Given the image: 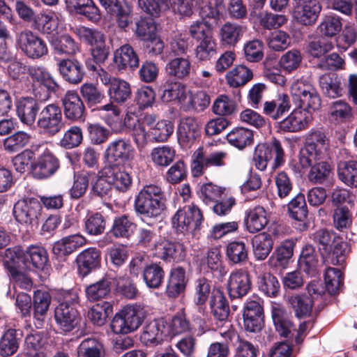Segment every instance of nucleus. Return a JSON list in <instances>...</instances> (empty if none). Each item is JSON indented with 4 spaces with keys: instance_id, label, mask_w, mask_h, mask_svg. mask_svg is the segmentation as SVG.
Instances as JSON below:
<instances>
[{
    "instance_id": "obj_32",
    "label": "nucleus",
    "mask_w": 357,
    "mask_h": 357,
    "mask_svg": "<svg viewBox=\"0 0 357 357\" xmlns=\"http://www.w3.org/2000/svg\"><path fill=\"white\" fill-rule=\"evenodd\" d=\"M112 278L105 275L99 280L86 285L84 292L87 301L90 302H96L107 298L112 290Z\"/></svg>"
},
{
    "instance_id": "obj_42",
    "label": "nucleus",
    "mask_w": 357,
    "mask_h": 357,
    "mask_svg": "<svg viewBox=\"0 0 357 357\" xmlns=\"http://www.w3.org/2000/svg\"><path fill=\"white\" fill-rule=\"evenodd\" d=\"M337 176L346 185L357 188V160H341L337 164Z\"/></svg>"
},
{
    "instance_id": "obj_47",
    "label": "nucleus",
    "mask_w": 357,
    "mask_h": 357,
    "mask_svg": "<svg viewBox=\"0 0 357 357\" xmlns=\"http://www.w3.org/2000/svg\"><path fill=\"white\" fill-rule=\"evenodd\" d=\"M116 167H106L107 173L106 177H109V181L118 191L126 192L132 185V178L128 173L117 169Z\"/></svg>"
},
{
    "instance_id": "obj_51",
    "label": "nucleus",
    "mask_w": 357,
    "mask_h": 357,
    "mask_svg": "<svg viewBox=\"0 0 357 357\" xmlns=\"http://www.w3.org/2000/svg\"><path fill=\"white\" fill-rule=\"evenodd\" d=\"M319 86L326 96L335 98L342 96L341 82L335 74H325L321 76Z\"/></svg>"
},
{
    "instance_id": "obj_62",
    "label": "nucleus",
    "mask_w": 357,
    "mask_h": 357,
    "mask_svg": "<svg viewBox=\"0 0 357 357\" xmlns=\"http://www.w3.org/2000/svg\"><path fill=\"white\" fill-rule=\"evenodd\" d=\"M106 227L105 217L99 212L89 214L84 221L86 232L91 236H98L104 233Z\"/></svg>"
},
{
    "instance_id": "obj_1",
    "label": "nucleus",
    "mask_w": 357,
    "mask_h": 357,
    "mask_svg": "<svg viewBox=\"0 0 357 357\" xmlns=\"http://www.w3.org/2000/svg\"><path fill=\"white\" fill-rule=\"evenodd\" d=\"M165 208V195L158 185H146L135 196L134 210L143 220L144 218H158Z\"/></svg>"
},
{
    "instance_id": "obj_9",
    "label": "nucleus",
    "mask_w": 357,
    "mask_h": 357,
    "mask_svg": "<svg viewBox=\"0 0 357 357\" xmlns=\"http://www.w3.org/2000/svg\"><path fill=\"white\" fill-rule=\"evenodd\" d=\"M330 141L322 129H312L306 135L304 149L301 152L314 160L324 159L328 155Z\"/></svg>"
},
{
    "instance_id": "obj_19",
    "label": "nucleus",
    "mask_w": 357,
    "mask_h": 357,
    "mask_svg": "<svg viewBox=\"0 0 357 357\" xmlns=\"http://www.w3.org/2000/svg\"><path fill=\"white\" fill-rule=\"evenodd\" d=\"M75 263L78 275L85 278L100 267L101 252L96 248H88L77 255Z\"/></svg>"
},
{
    "instance_id": "obj_30",
    "label": "nucleus",
    "mask_w": 357,
    "mask_h": 357,
    "mask_svg": "<svg viewBox=\"0 0 357 357\" xmlns=\"http://www.w3.org/2000/svg\"><path fill=\"white\" fill-rule=\"evenodd\" d=\"M294 246L295 243L291 240L282 242L268 259V266L275 269L285 268L293 256Z\"/></svg>"
},
{
    "instance_id": "obj_56",
    "label": "nucleus",
    "mask_w": 357,
    "mask_h": 357,
    "mask_svg": "<svg viewBox=\"0 0 357 357\" xmlns=\"http://www.w3.org/2000/svg\"><path fill=\"white\" fill-rule=\"evenodd\" d=\"M103 345L95 338H86L77 347V357H104Z\"/></svg>"
},
{
    "instance_id": "obj_28",
    "label": "nucleus",
    "mask_w": 357,
    "mask_h": 357,
    "mask_svg": "<svg viewBox=\"0 0 357 357\" xmlns=\"http://www.w3.org/2000/svg\"><path fill=\"white\" fill-rule=\"evenodd\" d=\"M310 120L311 114L308 111L296 108L287 118L280 122V128L284 132H298L305 129Z\"/></svg>"
},
{
    "instance_id": "obj_35",
    "label": "nucleus",
    "mask_w": 357,
    "mask_h": 357,
    "mask_svg": "<svg viewBox=\"0 0 357 357\" xmlns=\"http://www.w3.org/2000/svg\"><path fill=\"white\" fill-rule=\"evenodd\" d=\"M245 225L248 232L254 234L262 230L268 224V220L264 207L257 206L245 211Z\"/></svg>"
},
{
    "instance_id": "obj_16",
    "label": "nucleus",
    "mask_w": 357,
    "mask_h": 357,
    "mask_svg": "<svg viewBox=\"0 0 357 357\" xmlns=\"http://www.w3.org/2000/svg\"><path fill=\"white\" fill-rule=\"evenodd\" d=\"M132 148L129 140L119 138L107 146L104 157L108 167H118L128 162L132 157Z\"/></svg>"
},
{
    "instance_id": "obj_34",
    "label": "nucleus",
    "mask_w": 357,
    "mask_h": 357,
    "mask_svg": "<svg viewBox=\"0 0 357 357\" xmlns=\"http://www.w3.org/2000/svg\"><path fill=\"white\" fill-rule=\"evenodd\" d=\"M291 108L289 96L284 93H279L274 99L264 104V114L273 120H278L287 113Z\"/></svg>"
},
{
    "instance_id": "obj_48",
    "label": "nucleus",
    "mask_w": 357,
    "mask_h": 357,
    "mask_svg": "<svg viewBox=\"0 0 357 357\" xmlns=\"http://www.w3.org/2000/svg\"><path fill=\"white\" fill-rule=\"evenodd\" d=\"M92 173L88 171H81L74 173L73 183L68 193L72 199H78L86 192L89 180Z\"/></svg>"
},
{
    "instance_id": "obj_27",
    "label": "nucleus",
    "mask_w": 357,
    "mask_h": 357,
    "mask_svg": "<svg viewBox=\"0 0 357 357\" xmlns=\"http://www.w3.org/2000/svg\"><path fill=\"white\" fill-rule=\"evenodd\" d=\"M321 10V6L317 0H304L296 7L294 17L301 24L312 26L316 23Z\"/></svg>"
},
{
    "instance_id": "obj_55",
    "label": "nucleus",
    "mask_w": 357,
    "mask_h": 357,
    "mask_svg": "<svg viewBox=\"0 0 357 357\" xmlns=\"http://www.w3.org/2000/svg\"><path fill=\"white\" fill-rule=\"evenodd\" d=\"M252 78V71L243 65L235 67L227 75L228 84L236 88L245 85Z\"/></svg>"
},
{
    "instance_id": "obj_12",
    "label": "nucleus",
    "mask_w": 357,
    "mask_h": 357,
    "mask_svg": "<svg viewBox=\"0 0 357 357\" xmlns=\"http://www.w3.org/2000/svg\"><path fill=\"white\" fill-rule=\"evenodd\" d=\"M154 257L165 263H179L186 257V248L183 243L167 239H161L152 248Z\"/></svg>"
},
{
    "instance_id": "obj_43",
    "label": "nucleus",
    "mask_w": 357,
    "mask_h": 357,
    "mask_svg": "<svg viewBox=\"0 0 357 357\" xmlns=\"http://www.w3.org/2000/svg\"><path fill=\"white\" fill-rule=\"evenodd\" d=\"M226 139L229 144L239 150H243L252 144L254 136L251 130L243 127H236L227 135Z\"/></svg>"
},
{
    "instance_id": "obj_2",
    "label": "nucleus",
    "mask_w": 357,
    "mask_h": 357,
    "mask_svg": "<svg viewBox=\"0 0 357 357\" xmlns=\"http://www.w3.org/2000/svg\"><path fill=\"white\" fill-rule=\"evenodd\" d=\"M146 315V311L144 305H127L112 319L111 329L116 334L130 333L142 325Z\"/></svg>"
},
{
    "instance_id": "obj_45",
    "label": "nucleus",
    "mask_w": 357,
    "mask_h": 357,
    "mask_svg": "<svg viewBox=\"0 0 357 357\" xmlns=\"http://www.w3.org/2000/svg\"><path fill=\"white\" fill-rule=\"evenodd\" d=\"M225 253L229 263L242 264L248 258V248L243 241H234L227 244Z\"/></svg>"
},
{
    "instance_id": "obj_24",
    "label": "nucleus",
    "mask_w": 357,
    "mask_h": 357,
    "mask_svg": "<svg viewBox=\"0 0 357 357\" xmlns=\"http://www.w3.org/2000/svg\"><path fill=\"white\" fill-rule=\"evenodd\" d=\"M40 100L23 97L16 102V113L20 121L28 126L34 124L40 111Z\"/></svg>"
},
{
    "instance_id": "obj_20",
    "label": "nucleus",
    "mask_w": 357,
    "mask_h": 357,
    "mask_svg": "<svg viewBox=\"0 0 357 357\" xmlns=\"http://www.w3.org/2000/svg\"><path fill=\"white\" fill-rule=\"evenodd\" d=\"M166 326L162 320L154 319L142 328L139 337L141 343L147 347L162 344L165 337Z\"/></svg>"
},
{
    "instance_id": "obj_41",
    "label": "nucleus",
    "mask_w": 357,
    "mask_h": 357,
    "mask_svg": "<svg viewBox=\"0 0 357 357\" xmlns=\"http://www.w3.org/2000/svg\"><path fill=\"white\" fill-rule=\"evenodd\" d=\"M252 243L254 256L259 261L266 259L273 247V240L271 235L266 232L255 236L252 240Z\"/></svg>"
},
{
    "instance_id": "obj_29",
    "label": "nucleus",
    "mask_w": 357,
    "mask_h": 357,
    "mask_svg": "<svg viewBox=\"0 0 357 357\" xmlns=\"http://www.w3.org/2000/svg\"><path fill=\"white\" fill-rule=\"evenodd\" d=\"M86 243V238L79 234L69 235L56 241L53 245L52 252L58 257L68 256Z\"/></svg>"
},
{
    "instance_id": "obj_39",
    "label": "nucleus",
    "mask_w": 357,
    "mask_h": 357,
    "mask_svg": "<svg viewBox=\"0 0 357 357\" xmlns=\"http://www.w3.org/2000/svg\"><path fill=\"white\" fill-rule=\"evenodd\" d=\"M136 228L132 218L128 214H123L114 218L110 232L116 238L129 239Z\"/></svg>"
},
{
    "instance_id": "obj_17",
    "label": "nucleus",
    "mask_w": 357,
    "mask_h": 357,
    "mask_svg": "<svg viewBox=\"0 0 357 357\" xmlns=\"http://www.w3.org/2000/svg\"><path fill=\"white\" fill-rule=\"evenodd\" d=\"M300 162L303 168L310 167L307 175L310 183L314 185H320L328 181L332 172V167L328 162L322 160H314L302 153L300 155Z\"/></svg>"
},
{
    "instance_id": "obj_7",
    "label": "nucleus",
    "mask_w": 357,
    "mask_h": 357,
    "mask_svg": "<svg viewBox=\"0 0 357 357\" xmlns=\"http://www.w3.org/2000/svg\"><path fill=\"white\" fill-rule=\"evenodd\" d=\"M203 220L204 216L201 210L194 204L178 210L172 219L173 227L176 232L182 234H193L199 230Z\"/></svg>"
},
{
    "instance_id": "obj_52",
    "label": "nucleus",
    "mask_w": 357,
    "mask_h": 357,
    "mask_svg": "<svg viewBox=\"0 0 357 357\" xmlns=\"http://www.w3.org/2000/svg\"><path fill=\"white\" fill-rule=\"evenodd\" d=\"M287 212L291 218L303 222L307 216L308 211L305 195L298 194L287 204Z\"/></svg>"
},
{
    "instance_id": "obj_36",
    "label": "nucleus",
    "mask_w": 357,
    "mask_h": 357,
    "mask_svg": "<svg viewBox=\"0 0 357 357\" xmlns=\"http://www.w3.org/2000/svg\"><path fill=\"white\" fill-rule=\"evenodd\" d=\"M3 266L9 273H12L24 266L26 267V251L21 246L8 248L5 250Z\"/></svg>"
},
{
    "instance_id": "obj_10",
    "label": "nucleus",
    "mask_w": 357,
    "mask_h": 357,
    "mask_svg": "<svg viewBox=\"0 0 357 357\" xmlns=\"http://www.w3.org/2000/svg\"><path fill=\"white\" fill-rule=\"evenodd\" d=\"M99 79L107 87V94L111 101L121 105L130 99L132 90L128 82L110 76L104 69L99 73Z\"/></svg>"
},
{
    "instance_id": "obj_49",
    "label": "nucleus",
    "mask_w": 357,
    "mask_h": 357,
    "mask_svg": "<svg viewBox=\"0 0 357 357\" xmlns=\"http://www.w3.org/2000/svg\"><path fill=\"white\" fill-rule=\"evenodd\" d=\"M342 29V19L336 15H326L317 26V31L324 38H332Z\"/></svg>"
},
{
    "instance_id": "obj_3",
    "label": "nucleus",
    "mask_w": 357,
    "mask_h": 357,
    "mask_svg": "<svg viewBox=\"0 0 357 357\" xmlns=\"http://www.w3.org/2000/svg\"><path fill=\"white\" fill-rule=\"evenodd\" d=\"M272 159H274L271 165L273 170L279 168L285 162L284 149L280 142L275 138L270 144H258L253 153L254 165L260 171L265 170Z\"/></svg>"
},
{
    "instance_id": "obj_6",
    "label": "nucleus",
    "mask_w": 357,
    "mask_h": 357,
    "mask_svg": "<svg viewBox=\"0 0 357 357\" xmlns=\"http://www.w3.org/2000/svg\"><path fill=\"white\" fill-rule=\"evenodd\" d=\"M65 301L56 308L54 317L56 323L65 332L73 331L77 325L80 315L73 305L77 303L79 296L76 291H70L64 296Z\"/></svg>"
},
{
    "instance_id": "obj_64",
    "label": "nucleus",
    "mask_w": 357,
    "mask_h": 357,
    "mask_svg": "<svg viewBox=\"0 0 357 357\" xmlns=\"http://www.w3.org/2000/svg\"><path fill=\"white\" fill-rule=\"evenodd\" d=\"M19 348V340L17 331L10 328L7 330L0 340V354L2 356H10L15 354Z\"/></svg>"
},
{
    "instance_id": "obj_58",
    "label": "nucleus",
    "mask_w": 357,
    "mask_h": 357,
    "mask_svg": "<svg viewBox=\"0 0 357 357\" xmlns=\"http://www.w3.org/2000/svg\"><path fill=\"white\" fill-rule=\"evenodd\" d=\"M259 289L269 297H275L280 291V283L275 276L270 273H264L257 278Z\"/></svg>"
},
{
    "instance_id": "obj_26",
    "label": "nucleus",
    "mask_w": 357,
    "mask_h": 357,
    "mask_svg": "<svg viewBox=\"0 0 357 357\" xmlns=\"http://www.w3.org/2000/svg\"><path fill=\"white\" fill-rule=\"evenodd\" d=\"M176 134L178 144L183 147H189L199 136L200 127L194 117L182 118Z\"/></svg>"
},
{
    "instance_id": "obj_57",
    "label": "nucleus",
    "mask_w": 357,
    "mask_h": 357,
    "mask_svg": "<svg viewBox=\"0 0 357 357\" xmlns=\"http://www.w3.org/2000/svg\"><path fill=\"white\" fill-rule=\"evenodd\" d=\"M175 156V149L168 145L155 147L151 153L152 161L160 167L169 166L174 161Z\"/></svg>"
},
{
    "instance_id": "obj_54",
    "label": "nucleus",
    "mask_w": 357,
    "mask_h": 357,
    "mask_svg": "<svg viewBox=\"0 0 357 357\" xmlns=\"http://www.w3.org/2000/svg\"><path fill=\"white\" fill-rule=\"evenodd\" d=\"M174 129V123L171 121L160 120L149 128L148 136L155 142H164L172 135Z\"/></svg>"
},
{
    "instance_id": "obj_59",
    "label": "nucleus",
    "mask_w": 357,
    "mask_h": 357,
    "mask_svg": "<svg viewBox=\"0 0 357 357\" xmlns=\"http://www.w3.org/2000/svg\"><path fill=\"white\" fill-rule=\"evenodd\" d=\"M206 263L208 268L218 278H222L227 273L223 265L221 251L218 248H211L207 253Z\"/></svg>"
},
{
    "instance_id": "obj_44",
    "label": "nucleus",
    "mask_w": 357,
    "mask_h": 357,
    "mask_svg": "<svg viewBox=\"0 0 357 357\" xmlns=\"http://www.w3.org/2000/svg\"><path fill=\"white\" fill-rule=\"evenodd\" d=\"M243 32L241 25L226 22L220 30V42L224 46L234 47L240 40Z\"/></svg>"
},
{
    "instance_id": "obj_4",
    "label": "nucleus",
    "mask_w": 357,
    "mask_h": 357,
    "mask_svg": "<svg viewBox=\"0 0 357 357\" xmlns=\"http://www.w3.org/2000/svg\"><path fill=\"white\" fill-rule=\"evenodd\" d=\"M36 126L40 133L54 137L61 132L66 126L61 108L56 103L43 107L38 116Z\"/></svg>"
},
{
    "instance_id": "obj_13",
    "label": "nucleus",
    "mask_w": 357,
    "mask_h": 357,
    "mask_svg": "<svg viewBox=\"0 0 357 357\" xmlns=\"http://www.w3.org/2000/svg\"><path fill=\"white\" fill-rule=\"evenodd\" d=\"M263 300L257 295L250 297L243 307V325L250 332L259 331L264 321Z\"/></svg>"
},
{
    "instance_id": "obj_11",
    "label": "nucleus",
    "mask_w": 357,
    "mask_h": 357,
    "mask_svg": "<svg viewBox=\"0 0 357 357\" xmlns=\"http://www.w3.org/2000/svg\"><path fill=\"white\" fill-rule=\"evenodd\" d=\"M227 153L225 151H215L206 155L204 149L199 147L192 154L191 172L195 177L203 175L205 170L211 167H220L226 165Z\"/></svg>"
},
{
    "instance_id": "obj_63",
    "label": "nucleus",
    "mask_w": 357,
    "mask_h": 357,
    "mask_svg": "<svg viewBox=\"0 0 357 357\" xmlns=\"http://www.w3.org/2000/svg\"><path fill=\"white\" fill-rule=\"evenodd\" d=\"M113 306L111 303L104 301L102 304L93 306L88 311V317L90 321L98 326H103L107 317L112 313Z\"/></svg>"
},
{
    "instance_id": "obj_38",
    "label": "nucleus",
    "mask_w": 357,
    "mask_h": 357,
    "mask_svg": "<svg viewBox=\"0 0 357 357\" xmlns=\"http://www.w3.org/2000/svg\"><path fill=\"white\" fill-rule=\"evenodd\" d=\"M287 303L292 308L295 316L298 319L308 317L311 315L314 303L305 294H296L289 296Z\"/></svg>"
},
{
    "instance_id": "obj_33",
    "label": "nucleus",
    "mask_w": 357,
    "mask_h": 357,
    "mask_svg": "<svg viewBox=\"0 0 357 357\" xmlns=\"http://www.w3.org/2000/svg\"><path fill=\"white\" fill-rule=\"evenodd\" d=\"M210 308L215 320L216 326L219 324L229 326V306L227 298L222 292H218L211 296L209 300Z\"/></svg>"
},
{
    "instance_id": "obj_18",
    "label": "nucleus",
    "mask_w": 357,
    "mask_h": 357,
    "mask_svg": "<svg viewBox=\"0 0 357 357\" xmlns=\"http://www.w3.org/2000/svg\"><path fill=\"white\" fill-rule=\"evenodd\" d=\"M31 168L34 178L45 179L55 174L59 169L60 161L52 152L46 149L38 156Z\"/></svg>"
},
{
    "instance_id": "obj_25",
    "label": "nucleus",
    "mask_w": 357,
    "mask_h": 357,
    "mask_svg": "<svg viewBox=\"0 0 357 357\" xmlns=\"http://www.w3.org/2000/svg\"><path fill=\"white\" fill-rule=\"evenodd\" d=\"M65 117L72 121H80L85 112V105L75 91H68L62 98Z\"/></svg>"
},
{
    "instance_id": "obj_5",
    "label": "nucleus",
    "mask_w": 357,
    "mask_h": 357,
    "mask_svg": "<svg viewBox=\"0 0 357 357\" xmlns=\"http://www.w3.org/2000/svg\"><path fill=\"white\" fill-rule=\"evenodd\" d=\"M16 47L29 59H40L48 54L47 43L38 33L24 29L16 33Z\"/></svg>"
},
{
    "instance_id": "obj_14",
    "label": "nucleus",
    "mask_w": 357,
    "mask_h": 357,
    "mask_svg": "<svg viewBox=\"0 0 357 357\" xmlns=\"http://www.w3.org/2000/svg\"><path fill=\"white\" fill-rule=\"evenodd\" d=\"M42 206L37 198L28 197L17 201L13 207V215L20 224L33 225L40 216Z\"/></svg>"
},
{
    "instance_id": "obj_46",
    "label": "nucleus",
    "mask_w": 357,
    "mask_h": 357,
    "mask_svg": "<svg viewBox=\"0 0 357 357\" xmlns=\"http://www.w3.org/2000/svg\"><path fill=\"white\" fill-rule=\"evenodd\" d=\"M165 271L158 263H151L143 270V278L149 288L158 289L162 284Z\"/></svg>"
},
{
    "instance_id": "obj_40",
    "label": "nucleus",
    "mask_w": 357,
    "mask_h": 357,
    "mask_svg": "<svg viewBox=\"0 0 357 357\" xmlns=\"http://www.w3.org/2000/svg\"><path fill=\"white\" fill-rule=\"evenodd\" d=\"M79 93L83 102L84 101L89 108L93 109L106 99L104 91L93 83L83 84L79 88Z\"/></svg>"
},
{
    "instance_id": "obj_53",
    "label": "nucleus",
    "mask_w": 357,
    "mask_h": 357,
    "mask_svg": "<svg viewBox=\"0 0 357 357\" xmlns=\"http://www.w3.org/2000/svg\"><path fill=\"white\" fill-rule=\"evenodd\" d=\"M52 45L59 54L75 55L79 51V45L68 34H63L53 40Z\"/></svg>"
},
{
    "instance_id": "obj_8",
    "label": "nucleus",
    "mask_w": 357,
    "mask_h": 357,
    "mask_svg": "<svg viewBox=\"0 0 357 357\" xmlns=\"http://www.w3.org/2000/svg\"><path fill=\"white\" fill-rule=\"evenodd\" d=\"M29 75L33 82V94L40 102L47 100L51 93H56L59 89L52 75L43 66L30 68Z\"/></svg>"
},
{
    "instance_id": "obj_22",
    "label": "nucleus",
    "mask_w": 357,
    "mask_h": 357,
    "mask_svg": "<svg viewBox=\"0 0 357 357\" xmlns=\"http://www.w3.org/2000/svg\"><path fill=\"white\" fill-rule=\"evenodd\" d=\"M57 68L61 77L72 84L81 83L85 75L83 65L77 59H59Z\"/></svg>"
},
{
    "instance_id": "obj_61",
    "label": "nucleus",
    "mask_w": 357,
    "mask_h": 357,
    "mask_svg": "<svg viewBox=\"0 0 357 357\" xmlns=\"http://www.w3.org/2000/svg\"><path fill=\"white\" fill-rule=\"evenodd\" d=\"M31 139V135L24 131H17L3 140L4 149L15 153L25 147Z\"/></svg>"
},
{
    "instance_id": "obj_37",
    "label": "nucleus",
    "mask_w": 357,
    "mask_h": 357,
    "mask_svg": "<svg viewBox=\"0 0 357 357\" xmlns=\"http://www.w3.org/2000/svg\"><path fill=\"white\" fill-rule=\"evenodd\" d=\"M165 70L169 79L185 80L190 77L191 63L188 59L177 57L167 63Z\"/></svg>"
},
{
    "instance_id": "obj_21",
    "label": "nucleus",
    "mask_w": 357,
    "mask_h": 357,
    "mask_svg": "<svg viewBox=\"0 0 357 357\" xmlns=\"http://www.w3.org/2000/svg\"><path fill=\"white\" fill-rule=\"evenodd\" d=\"M252 287L250 275L239 269L231 272L227 283V291L231 299L242 298L248 294Z\"/></svg>"
},
{
    "instance_id": "obj_60",
    "label": "nucleus",
    "mask_w": 357,
    "mask_h": 357,
    "mask_svg": "<svg viewBox=\"0 0 357 357\" xmlns=\"http://www.w3.org/2000/svg\"><path fill=\"white\" fill-rule=\"evenodd\" d=\"M185 88L181 82L176 80H174V82L167 80L163 85L161 98L163 102H166L176 100L181 101L185 98Z\"/></svg>"
},
{
    "instance_id": "obj_50",
    "label": "nucleus",
    "mask_w": 357,
    "mask_h": 357,
    "mask_svg": "<svg viewBox=\"0 0 357 357\" xmlns=\"http://www.w3.org/2000/svg\"><path fill=\"white\" fill-rule=\"evenodd\" d=\"M210 281L204 277L195 280L193 284V302L199 307V312L203 310V306L211 298Z\"/></svg>"
},
{
    "instance_id": "obj_23",
    "label": "nucleus",
    "mask_w": 357,
    "mask_h": 357,
    "mask_svg": "<svg viewBox=\"0 0 357 357\" xmlns=\"http://www.w3.org/2000/svg\"><path fill=\"white\" fill-rule=\"evenodd\" d=\"M113 61L114 67L121 73L128 70H134L139 64L137 54L129 44L122 45L114 52Z\"/></svg>"
},
{
    "instance_id": "obj_31",
    "label": "nucleus",
    "mask_w": 357,
    "mask_h": 357,
    "mask_svg": "<svg viewBox=\"0 0 357 357\" xmlns=\"http://www.w3.org/2000/svg\"><path fill=\"white\" fill-rule=\"evenodd\" d=\"M52 297L49 292L37 290L34 292L33 310L34 324L38 328H42L46 319Z\"/></svg>"
},
{
    "instance_id": "obj_15",
    "label": "nucleus",
    "mask_w": 357,
    "mask_h": 357,
    "mask_svg": "<svg viewBox=\"0 0 357 357\" xmlns=\"http://www.w3.org/2000/svg\"><path fill=\"white\" fill-rule=\"evenodd\" d=\"M188 281L185 268L181 266L172 268L166 282L165 296L170 301L178 298L185 293Z\"/></svg>"
}]
</instances>
